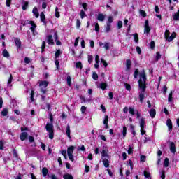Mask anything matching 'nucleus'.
<instances>
[{"label": "nucleus", "mask_w": 179, "mask_h": 179, "mask_svg": "<svg viewBox=\"0 0 179 179\" xmlns=\"http://www.w3.org/2000/svg\"><path fill=\"white\" fill-rule=\"evenodd\" d=\"M138 80L140 103H143L145 94H146V73L143 70Z\"/></svg>", "instance_id": "f257e3e1"}, {"label": "nucleus", "mask_w": 179, "mask_h": 179, "mask_svg": "<svg viewBox=\"0 0 179 179\" xmlns=\"http://www.w3.org/2000/svg\"><path fill=\"white\" fill-rule=\"evenodd\" d=\"M45 129L49 134V138L50 139H54V124H52V122L47 123L45 126Z\"/></svg>", "instance_id": "f03ea898"}, {"label": "nucleus", "mask_w": 179, "mask_h": 179, "mask_svg": "<svg viewBox=\"0 0 179 179\" xmlns=\"http://www.w3.org/2000/svg\"><path fill=\"white\" fill-rule=\"evenodd\" d=\"M40 87H41V92L43 93V94H45L47 93V86H48V82L47 81H40L38 82Z\"/></svg>", "instance_id": "7ed1b4c3"}, {"label": "nucleus", "mask_w": 179, "mask_h": 179, "mask_svg": "<svg viewBox=\"0 0 179 179\" xmlns=\"http://www.w3.org/2000/svg\"><path fill=\"white\" fill-rule=\"evenodd\" d=\"M101 159H110V155H108V150H103L101 152Z\"/></svg>", "instance_id": "20e7f679"}, {"label": "nucleus", "mask_w": 179, "mask_h": 179, "mask_svg": "<svg viewBox=\"0 0 179 179\" xmlns=\"http://www.w3.org/2000/svg\"><path fill=\"white\" fill-rule=\"evenodd\" d=\"M166 125L168 127L169 132H171L173 131V122H171V119H168L166 120Z\"/></svg>", "instance_id": "39448f33"}, {"label": "nucleus", "mask_w": 179, "mask_h": 179, "mask_svg": "<svg viewBox=\"0 0 179 179\" xmlns=\"http://www.w3.org/2000/svg\"><path fill=\"white\" fill-rule=\"evenodd\" d=\"M14 42H15L16 47H17L18 48H22V41H20V39L19 38H14Z\"/></svg>", "instance_id": "423d86ee"}, {"label": "nucleus", "mask_w": 179, "mask_h": 179, "mask_svg": "<svg viewBox=\"0 0 179 179\" xmlns=\"http://www.w3.org/2000/svg\"><path fill=\"white\" fill-rule=\"evenodd\" d=\"M145 33H149L150 31V27H149V20H146L145 22Z\"/></svg>", "instance_id": "0eeeda50"}, {"label": "nucleus", "mask_w": 179, "mask_h": 179, "mask_svg": "<svg viewBox=\"0 0 179 179\" xmlns=\"http://www.w3.org/2000/svg\"><path fill=\"white\" fill-rule=\"evenodd\" d=\"M66 134L69 138V139H70V141L72 139V137H71V126H69V124H67L66 127Z\"/></svg>", "instance_id": "6e6552de"}, {"label": "nucleus", "mask_w": 179, "mask_h": 179, "mask_svg": "<svg viewBox=\"0 0 179 179\" xmlns=\"http://www.w3.org/2000/svg\"><path fill=\"white\" fill-rule=\"evenodd\" d=\"M40 18H41V21L42 22V23H43V24L45 26H47V22L45 20V15H44L43 12H41L40 14Z\"/></svg>", "instance_id": "1a4fd4ad"}, {"label": "nucleus", "mask_w": 179, "mask_h": 179, "mask_svg": "<svg viewBox=\"0 0 179 179\" xmlns=\"http://www.w3.org/2000/svg\"><path fill=\"white\" fill-rule=\"evenodd\" d=\"M131 65H132V62H131V59H127L126 60V69H127V71H129L131 69Z\"/></svg>", "instance_id": "9d476101"}, {"label": "nucleus", "mask_w": 179, "mask_h": 179, "mask_svg": "<svg viewBox=\"0 0 179 179\" xmlns=\"http://www.w3.org/2000/svg\"><path fill=\"white\" fill-rule=\"evenodd\" d=\"M106 19V15L103 13H99L97 15V20L99 22H104V20Z\"/></svg>", "instance_id": "9b49d317"}, {"label": "nucleus", "mask_w": 179, "mask_h": 179, "mask_svg": "<svg viewBox=\"0 0 179 179\" xmlns=\"http://www.w3.org/2000/svg\"><path fill=\"white\" fill-rule=\"evenodd\" d=\"M170 151L171 153H176V144L173 142L170 143Z\"/></svg>", "instance_id": "f8f14e48"}, {"label": "nucleus", "mask_w": 179, "mask_h": 179, "mask_svg": "<svg viewBox=\"0 0 179 179\" xmlns=\"http://www.w3.org/2000/svg\"><path fill=\"white\" fill-rule=\"evenodd\" d=\"M47 41L48 44H50L51 45L54 44V40H52V35H48L47 36Z\"/></svg>", "instance_id": "ddd939ff"}, {"label": "nucleus", "mask_w": 179, "mask_h": 179, "mask_svg": "<svg viewBox=\"0 0 179 179\" xmlns=\"http://www.w3.org/2000/svg\"><path fill=\"white\" fill-rule=\"evenodd\" d=\"M177 36V34H176V32H173L171 34V36H170L168 39H167V41H169V43H170L171 41H173V40H174V38H176Z\"/></svg>", "instance_id": "4468645a"}, {"label": "nucleus", "mask_w": 179, "mask_h": 179, "mask_svg": "<svg viewBox=\"0 0 179 179\" xmlns=\"http://www.w3.org/2000/svg\"><path fill=\"white\" fill-rule=\"evenodd\" d=\"M32 13L34 15L35 17H38L40 16V14L38 13V10L37 9V7H34L32 10Z\"/></svg>", "instance_id": "2eb2a0df"}, {"label": "nucleus", "mask_w": 179, "mask_h": 179, "mask_svg": "<svg viewBox=\"0 0 179 179\" xmlns=\"http://www.w3.org/2000/svg\"><path fill=\"white\" fill-rule=\"evenodd\" d=\"M102 162L103 163V165L105 167H109L110 166V161H108V158H105L102 159Z\"/></svg>", "instance_id": "dca6fc26"}, {"label": "nucleus", "mask_w": 179, "mask_h": 179, "mask_svg": "<svg viewBox=\"0 0 179 179\" xmlns=\"http://www.w3.org/2000/svg\"><path fill=\"white\" fill-rule=\"evenodd\" d=\"M73 150H75V147H73L72 145L69 147L67 149V155H73Z\"/></svg>", "instance_id": "f3484780"}, {"label": "nucleus", "mask_w": 179, "mask_h": 179, "mask_svg": "<svg viewBox=\"0 0 179 179\" xmlns=\"http://www.w3.org/2000/svg\"><path fill=\"white\" fill-rule=\"evenodd\" d=\"M22 10H26L27 8H29V1H23L22 3Z\"/></svg>", "instance_id": "a211bd4d"}, {"label": "nucleus", "mask_w": 179, "mask_h": 179, "mask_svg": "<svg viewBox=\"0 0 179 179\" xmlns=\"http://www.w3.org/2000/svg\"><path fill=\"white\" fill-rule=\"evenodd\" d=\"M26 138H27V132L21 133L20 136V139H21L22 141H25Z\"/></svg>", "instance_id": "6ab92c4d"}, {"label": "nucleus", "mask_w": 179, "mask_h": 179, "mask_svg": "<svg viewBox=\"0 0 179 179\" xmlns=\"http://www.w3.org/2000/svg\"><path fill=\"white\" fill-rule=\"evenodd\" d=\"M30 24H31V31H32V33H34V29H36L37 27V26L36 25V24L34 23V22L33 21H30L29 22Z\"/></svg>", "instance_id": "aec40b11"}, {"label": "nucleus", "mask_w": 179, "mask_h": 179, "mask_svg": "<svg viewBox=\"0 0 179 179\" xmlns=\"http://www.w3.org/2000/svg\"><path fill=\"white\" fill-rule=\"evenodd\" d=\"M42 174H43V177H46L47 175L48 174V169H47V168H45V167L43 168Z\"/></svg>", "instance_id": "412c9836"}, {"label": "nucleus", "mask_w": 179, "mask_h": 179, "mask_svg": "<svg viewBox=\"0 0 179 179\" xmlns=\"http://www.w3.org/2000/svg\"><path fill=\"white\" fill-rule=\"evenodd\" d=\"M150 115L152 118H155V116L156 115V110L151 109L150 111Z\"/></svg>", "instance_id": "4be33fe9"}, {"label": "nucleus", "mask_w": 179, "mask_h": 179, "mask_svg": "<svg viewBox=\"0 0 179 179\" xmlns=\"http://www.w3.org/2000/svg\"><path fill=\"white\" fill-rule=\"evenodd\" d=\"M111 31V24H107L106 29H105V31L106 33H109V31Z\"/></svg>", "instance_id": "5701e85b"}, {"label": "nucleus", "mask_w": 179, "mask_h": 179, "mask_svg": "<svg viewBox=\"0 0 179 179\" xmlns=\"http://www.w3.org/2000/svg\"><path fill=\"white\" fill-rule=\"evenodd\" d=\"M3 56L5 57V58H9V52H8L6 49H4V50H3Z\"/></svg>", "instance_id": "b1692460"}, {"label": "nucleus", "mask_w": 179, "mask_h": 179, "mask_svg": "<svg viewBox=\"0 0 179 179\" xmlns=\"http://www.w3.org/2000/svg\"><path fill=\"white\" fill-rule=\"evenodd\" d=\"M169 164H170V159H169V158H166L164 162V167H169Z\"/></svg>", "instance_id": "393cba45"}, {"label": "nucleus", "mask_w": 179, "mask_h": 179, "mask_svg": "<svg viewBox=\"0 0 179 179\" xmlns=\"http://www.w3.org/2000/svg\"><path fill=\"white\" fill-rule=\"evenodd\" d=\"M63 178L64 179H73V176L69 173H66L63 176Z\"/></svg>", "instance_id": "a878e982"}, {"label": "nucleus", "mask_w": 179, "mask_h": 179, "mask_svg": "<svg viewBox=\"0 0 179 179\" xmlns=\"http://www.w3.org/2000/svg\"><path fill=\"white\" fill-rule=\"evenodd\" d=\"M135 43H139V36L138 34H133Z\"/></svg>", "instance_id": "bb28decb"}, {"label": "nucleus", "mask_w": 179, "mask_h": 179, "mask_svg": "<svg viewBox=\"0 0 179 179\" xmlns=\"http://www.w3.org/2000/svg\"><path fill=\"white\" fill-rule=\"evenodd\" d=\"M8 108H3L1 112V115H3V117H6V115H8Z\"/></svg>", "instance_id": "cd10ccee"}, {"label": "nucleus", "mask_w": 179, "mask_h": 179, "mask_svg": "<svg viewBox=\"0 0 179 179\" xmlns=\"http://www.w3.org/2000/svg\"><path fill=\"white\" fill-rule=\"evenodd\" d=\"M140 127L141 129H144L145 128V119H141L140 121Z\"/></svg>", "instance_id": "c85d7f7f"}, {"label": "nucleus", "mask_w": 179, "mask_h": 179, "mask_svg": "<svg viewBox=\"0 0 179 179\" xmlns=\"http://www.w3.org/2000/svg\"><path fill=\"white\" fill-rule=\"evenodd\" d=\"M76 67L80 69H82L83 66H82V62H78L76 63H75Z\"/></svg>", "instance_id": "c756f323"}, {"label": "nucleus", "mask_w": 179, "mask_h": 179, "mask_svg": "<svg viewBox=\"0 0 179 179\" xmlns=\"http://www.w3.org/2000/svg\"><path fill=\"white\" fill-rule=\"evenodd\" d=\"M164 36L166 40H168L169 37H170V31L166 29L164 33Z\"/></svg>", "instance_id": "7c9ffc66"}, {"label": "nucleus", "mask_w": 179, "mask_h": 179, "mask_svg": "<svg viewBox=\"0 0 179 179\" xmlns=\"http://www.w3.org/2000/svg\"><path fill=\"white\" fill-rule=\"evenodd\" d=\"M66 82H67L68 86H72V81L69 76H67Z\"/></svg>", "instance_id": "2f4dec72"}, {"label": "nucleus", "mask_w": 179, "mask_h": 179, "mask_svg": "<svg viewBox=\"0 0 179 179\" xmlns=\"http://www.w3.org/2000/svg\"><path fill=\"white\" fill-rule=\"evenodd\" d=\"M168 101H169V103H171V101H173V92H171L169 94Z\"/></svg>", "instance_id": "473e14b6"}, {"label": "nucleus", "mask_w": 179, "mask_h": 179, "mask_svg": "<svg viewBox=\"0 0 179 179\" xmlns=\"http://www.w3.org/2000/svg\"><path fill=\"white\" fill-rule=\"evenodd\" d=\"M103 48H105V50L107 51L108 50H110V43L105 42L104 43V46Z\"/></svg>", "instance_id": "72a5a7b5"}, {"label": "nucleus", "mask_w": 179, "mask_h": 179, "mask_svg": "<svg viewBox=\"0 0 179 179\" xmlns=\"http://www.w3.org/2000/svg\"><path fill=\"white\" fill-rule=\"evenodd\" d=\"M80 16L81 19H83L84 17H86V13H85V11L83 10H80Z\"/></svg>", "instance_id": "f704fd0d"}, {"label": "nucleus", "mask_w": 179, "mask_h": 179, "mask_svg": "<svg viewBox=\"0 0 179 179\" xmlns=\"http://www.w3.org/2000/svg\"><path fill=\"white\" fill-rule=\"evenodd\" d=\"M139 13L143 17H146V12L143 10H140Z\"/></svg>", "instance_id": "c9c22d12"}, {"label": "nucleus", "mask_w": 179, "mask_h": 179, "mask_svg": "<svg viewBox=\"0 0 179 179\" xmlns=\"http://www.w3.org/2000/svg\"><path fill=\"white\" fill-rule=\"evenodd\" d=\"M92 78L94 80H97V79H99V75H97L96 72H93Z\"/></svg>", "instance_id": "e433bc0d"}, {"label": "nucleus", "mask_w": 179, "mask_h": 179, "mask_svg": "<svg viewBox=\"0 0 179 179\" xmlns=\"http://www.w3.org/2000/svg\"><path fill=\"white\" fill-rule=\"evenodd\" d=\"M100 87L103 90H104L106 89V87H107V84L106 83H102L100 84Z\"/></svg>", "instance_id": "4c0bfd02"}, {"label": "nucleus", "mask_w": 179, "mask_h": 179, "mask_svg": "<svg viewBox=\"0 0 179 179\" xmlns=\"http://www.w3.org/2000/svg\"><path fill=\"white\" fill-rule=\"evenodd\" d=\"M129 114H131V115H135V110H134V108L132 107H130L129 108Z\"/></svg>", "instance_id": "58836bf2"}, {"label": "nucleus", "mask_w": 179, "mask_h": 179, "mask_svg": "<svg viewBox=\"0 0 179 179\" xmlns=\"http://www.w3.org/2000/svg\"><path fill=\"white\" fill-rule=\"evenodd\" d=\"M156 55V61H159L162 58V55H160L159 52H157Z\"/></svg>", "instance_id": "ea45409f"}, {"label": "nucleus", "mask_w": 179, "mask_h": 179, "mask_svg": "<svg viewBox=\"0 0 179 179\" xmlns=\"http://www.w3.org/2000/svg\"><path fill=\"white\" fill-rule=\"evenodd\" d=\"M138 75H139V70L136 69L134 71V79L138 78Z\"/></svg>", "instance_id": "a19ab883"}, {"label": "nucleus", "mask_w": 179, "mask_h": 179, "mask_svg": "<svg viewBox=\"0 0 179 179\" xmlns=\"http://www.w3.org/2000/svg\"><path fill=\"white\" fill-rule=\"evenodd\" d=\"M122 134H123V139H124V138H125V136H127V127H123Z\"/></svg>", "instance_id": "79ce46f5"}, {"label": "nucleus", "mask_w": 179, "mask_h": 179, "mask_svg": "<svg viewBox=\"0 0 179 179\" xmlns=\"http://www.w3.org/2000/svg\"><path fill=\"white\" fill-rule=\"evenodd\" d=\"M61 55V50H57L55 54V58H58Z\"/></svg>", "instance_id": "37998d69"}, {"label": "nucleus", "mask_w": 179, "mask_h": 179, "mask_svg": "<svg viewBox=\"0 0 179 179\" xmlns=\"http://www.w3.org/2000/svg\"><path fill=\"white\" fill-rule=\"evenodd\" d=\"M114 19H113V17L109 16L108 18V24H111V23H113Z\"/></svg>", "instance_id": "c03bdc74"}, {"label": "nucleus", "mask_w": 179, "mask_h": 179, "mask_svg": "<svg viewBox=\"0 0 179 179\" xmlns=\"http://www.w3.org/2000/svg\"><path fill=\"white\" fill-rule=\"evenodd\" d=\"M95 31H96V33L100 31V27L99 26V23L95 24Z\"/></svg>", "instance_id": "a18cd8bd"}, {"label": "nucleus", "mask_w": 179, "mask_h": 179, "mask_svg": "<svg viewBox=\"0 0 179 179\" xmlns=\"http://www.w3.org/2000/svg\"><path fill=\"white\" fill-rule=\"evenodd\" d=\"M134 153L133 148L131 145L129 146L128 155H132Z\"/></svg>", "instance_id": "49530a36"}, {"label": "nucleus", "mask_w": 179, "mask_h": 179, "mask_svg": "<svg viewBox=\"0 0 179 179\" xmlns=\"http://www.w3.org/2000/svg\"><path fill=\"white\" fill-rule=\"evenodd\" d=\"M103 124H104V125H107V124H108V115L105 116V119L103 120Z\"/></svg>", "instance_id": "de8ad7c7"}, {"label": "nucleus", "mask_w": 179, "mask_h": 179, "mask_svg": "<svg viewBox=\"0 0 179 179\" xmlns=\"http://www.w3.org/2000/svg\"><path fill=\"white\" fill-rule=\"evenodd\" d=\"M92 61H93V56L89 55H88V62H89V64H92Z\"/></svg>", "instance_id": "09e8293b"}, {"label": "nucleus", "mask_w": 179, "mask_h": 179, "mask_svg": "<svg viewBox=\"0 0 179 179\" xmlns=\"http://www.w3.org/2000/svg\"><path fill=\"white\" fill-rule=\"evenodd\" d=\"M10 3H12V0H6V5L8 8L10 6Z\"/></svg>", "instance_id": "8fccbe9b"}, {"label": "nucleus", "mask_w": 179, "mask_h": 179, "mask_svg": "<svg viewBox=\"0 0 179 179\" xmlns=\"http://www.w3.org/2000/svg\"><path fill=\"white\" fill-rule=\"evenodd\" d=\"M101 62L103 64V66H105V68H107V65H108V64H107V62H106V60H104L103 59H101Z\"/></svg>", "instance_id": "3c124183"}, {"label": "nucleus", "mask_w": 179, "mask_h": 179, "mask_svg": "<svg viewBox=\"0 0 179 179\" xmlns=\"http://www.w3.org/2000/svg\"><path fill=\"white\" fill-rule=\"evenodd\" d=\"M31 101H34V91H31Z\"/></svg>", "instance_id": "603ef678"}, {"label": "nucleus", "mask_w": 179, "mask_h": 179, "mask_svg": "<svg viewBox=\"0 0 179 179\" xmlns=\"http://www.w3.org/2000/svg\"><path fill=\"white\" fill-rule=\"evenodd\" d=\"M55 17H59V12H58V7L55 8Z\"/></svg>", "instance_id": "864d4df0"}, {"label": "nucleus", "mask_w": 179, "mask_h": 179, "mask_svg": "<svg viewBox=\"0 0 179 179\" xmlns=\"http://www.w3.org/2000/svg\"><path fill=\"white\" fill-rule=\"evenodd\" d=\"M122 21H118L117 29H122Z\"/></svg>", "instance_id": "5fc2aeb1"}, {"label": "nucleus", "mask_w": 179, "mask_h": 179, "mask_svg": "<svg viewBox=\"0 0 179 179\" xmlns=\"http://www.w3.org/2000/svg\"><path fill=\"white\" fill-rule=\"evenodd\" d=\"M144 176L146 178H149V177H150V173L146 171H144Z\"/></svg>", "instance_id": "6e6d98bb"}, {"label": "nucleus", "mask_w": 179, "mask_h": 179, "mask_svg": "<svg viewBox=\"0 0 179 179\" xmlns=\"http://www.w3.org/2000/svg\"><path fill=\"white\" fill-rule=\"evenodd\" d=\"M136 50V52H138V54H139V55L142 54V50H141V47L137 46Z\"/></svg>", "instance_id": "4d7b16f0"}, {"label": "nucleus", "mask_w": 179, "mask_h": 179, "mask_svg": "<svg viewBox=\"0 0 179 179\" xmlns=\"http://www.w3.org/2000/svg\"><path fill=\"white\" fill-rule=\"evenodd\" d=\"M78 150H82L83 152H85L86 148H85V145H82L81 147H78Z\"/></svg>", "instance_id": "13d9d810"}, {"label": "nucleus", "mask_w": 179, "mask_h": 179, "mask_svg": "<svg viewBox=\"0 0 179 179\" xmlns=\"http://www.w3.org/2000/svg\"><path fill=\"white\" fill-rule=\"evenodd\" d=\"M80 24H81L80 20H77V21H76V27H77V29H79V27H80Z\"/></svg>", "instance_id": "bf43d9fd"}, {"label": "nucleus", "mask_w": 179, "mask_h": 179, "mask_svg": "<svg viewBox=\"0 0 179 179\" xmlns=\"http://www.w3.org/2000/svg\"><path fill=\"white\" fill-rule=\"evenodd\" d=\"M81 112H82V114H85V113H86V107L85 106H82L81 107Z\"/></svg>", "instance_id": "052dcab7"}, {"label": "nucleus", "mask_w": 179, "mask_h": 179, "mask_svg": "<svg viewBox=\"0 0 179 179\" xmlns=\"http://www.w3.org/2000/svg\"><path fill=\"white\" fill-rule=\"evenodd\" d=\"M55 64L56 65L57 69H59V62L58 60H55Z\"/></svg>", "instance_id": "680f3d73"}, {"label": "nucleus", "mask_w": 179, "mask_h": 179, "mask_svg": "<svg viewBox=\"0 0 179 179\" xmlns=\"http://www.w3.org/2000/svg\"><path fill=\"white\" fill-rule=\"evenodd\" d=\"M69 159V160H71V162H73V160H75L73 159V155L72 154L68 155Z\"/></svg>", "instance_id": "e2e57ef3"}, {"label": "nucleus", "mask_w": 179, "mask_h": 179, "mask_svg": "<svg viewBox=\"0 0 179 179\" xmlns=\"http://www.w3.org/2000/svg\"><path fill=\"white\" fill-rule=\"evenodd\" d=\"M24 61L25 64H30V59L29 57H25Z\"/></svg>", "instance_id": "0e129e2a"}, {"label": "nucleus", "mask_w": 179, "mask_h": 179, "mask_svg": "<svg viewBox=\"0 0 179 179\" xmlns=\"http://www.w3.org/2000/svg\"><path fill=\"white\" fill-rule=\"evenodd\" d=\"M13 156H14V157H17V152L16 150H13Z\"/></svg>", "instance_id": "69168bd1"}, {"label": "nucleus", "mask_w": 179, "mask_h": 179, "mask_svg": "<svg viewBox=\"0 0 179 179\" xmlns=\"http://www.w3.org/2000/svg\"><path fill=\"white\" fill-rule=\"evenodd\" d=\"M150 48H152V50H153V48H155V41H151Z\"/></svg>", "instance_id": "338daca9"}, {"label": "nucleus", "mask_w": 179, "mask_h": 179, "mask_svg": "<svg viewBox=\"0 0 179 179\" xmlns=\"http://www.w3.org/2000/svg\"><path fill=\"white\" fill-rule=\"evenodd\" d=\"M50 178L51 179H58V177L57 176H55V174H52L50 176Z\"/></svg>", "instance_id": "774afa93"}]
</instances>
